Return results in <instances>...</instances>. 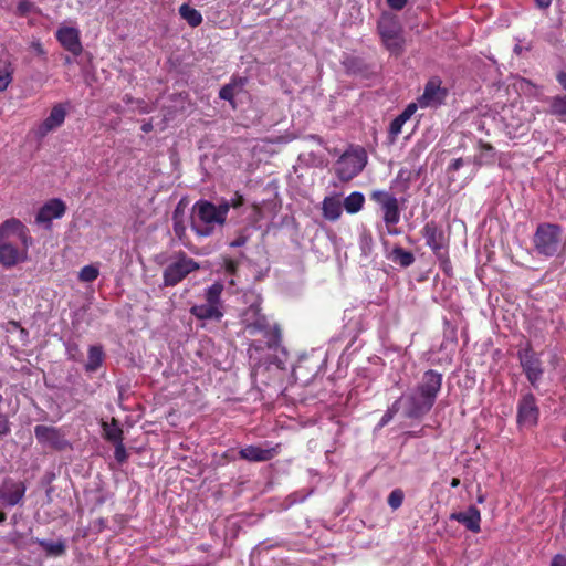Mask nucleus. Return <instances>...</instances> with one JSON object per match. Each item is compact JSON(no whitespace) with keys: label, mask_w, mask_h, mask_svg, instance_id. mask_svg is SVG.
Returning a JSON list of instances; mask_svg holds the SVG:
<instances>
[{"label":"nucleus","mask_w":566,"mask_h":566,"mask_svg":"<svg viewBox=\"0 0 566 566\" xmlns=\"http://www.w3.org/2000/svg\"><path fill=\"white\" fill-rule=\"evenodd\" d=\"M244 332L251 337L248 356L253 370L270 361V352H277L282 345V329L261 313L256 304L249 306L244 314Z\"/></svg>","instance_id":"1"},{"label":"nucleus","mask_w":566,"mask_h":566,"mask_svg":"<svg viewBox=\"0 0 566 566\" xmlns=\"http://www.w3.org/2000/svg\"><path fill=\"white\" fill-rule=\"evenodd\" d=\"M33 239L28 227L11 218L0 224V264L11 269L28 260Z\"/></svg>","instance_id":"2"},{"label":"nucleus","mask_w":566,"mask_h":566,"mask_svg":"<svg viewBox=\"0 0 566 566\" xmlns=\"http://www.w3.org/2000/svg\"><path fill=\"white\" fill-rule=\"evenodd\" d=\"M195 217L191 229L199 237H210L216 226H224L228 216V206L220 202L218 206L209 200L200 199L192 207Z\"/></svg>","instance_id":"3"},{"label":"nucleus","mask_w":566,"mask_h":566,"mask_svg":"<svg viewBox=\"0 0 566 566\" xmlns=\"http://www.w3.org/2000/svg\"><path fill=\"white\" fill-rule=\"evenodd\" d=\"M369 199L375 202L382 212L387 234L399 235L401 233L400 229L397 228L401 216L399 199L386 189H373L369 192Z\"/></svg>","instance_id":"4"},{"label":"nucleus","mask_w":566,"mask_h":566,"mask_svg":"<svg viewBox=\"0 0 566 566\" xmlns=\"http://www.w3.org/2000/svg\"><path fill=\"white\" fill-rule=\"evenodd\" d=\"M562 234L560 226L549 222L539 223L533 237L537 254L546 258L556 255L560 248Z\"/></svg>","instance_id":"5"},{"label":"nucleus","mask_w":566,"mask_h":566,"mask_svg":"<svg viewBox=\"0 0 566 566\" xmlns=\"http://www.w3.org/2000/svg\"><path fill=\"white\" fill-rule=\"evenodd\" d=\"M367 164V153L360 146H350L336 161V175L342 181L358 176Z\"/></svg>","instance_id":"6"},{"label":"nucleus","mask_w":566,"mask_h":566,"mask_svg":"<svg viewBox=\"0 0 566 566\" xmlns=\"http://www.w3.org/2000/svg\"><path fill=\"white\" fill-rule=\"evenodd\" d=\"M199 269V263L181 251L178 253L176 260L165 268L163 273L164 285L176 286L186 279L188 274Z\"/></svg>","instance_id":"7"},{"label":"nucleus","mask_w":566,"mask_h":566,"mask_svg":"<svg viewBox=\"0 0 566 566\" xmlns=\"http://www.w3.org/2000/svg\"><path fill=\"white\" fill-rule=\"evenodd\" d=\"M517 358L526 379L532 387L537 388L544 375L543 361L539 355L532 348V345L527 343L523 349L517 352Z\"/></svg>","instance_id":"8"},{"label":"nucleus","mask_w":566,"mask_h":566,"mask_svg":"<svg viewBox=\"0 0 566 566\" xmlns=\"http://www.w3.org/2000/svg\"><path fill=\"white\" fill-rule=\"evenodd\" d=\"M426 240L427 247L431 249L438 259L444 258L448 247V237L444 230L434 220L428 221L420 231Z\"/></svg>","instance_id":"9"},{"label":"nucleus","mask_w":566,"mask_h":566,"mask_svg":"<svg viewBox=\"0 0 566 566\" xmlns=\"http://www.w3.org/2000/svg\"><path fill=\"white\" fill-rule=\"evenodd\" d=\"M34 436L38 443L56 451H63L70 447L62 428L38 424L34 427Z\"/></svg>","instance_id":"10"},{"label":"nucleus","mask_w":566,"mask_h":566,"mask_svg":"<svg viewBox=\"0 0 566 566\" xmlns=\"http://www.w3.org/2000/svg\"><path fill=\"white\" fill-rule=\"evenodd\" d=\"M539 419L537 400L532 392L522 395L517 403L516 422L518 427H535Z\"/></svg>","instance_id":"11"},{"label":"nucleus","mask_w":566,"mask_h":566,"mask_svg":"<svg viewBox=\"0 0 566 566\" xmlns=\"http://www.w3.org/2000/svg\"><path fill=\"white\" fill-rule=\"evenodd\" d=\"M434 402L413 389L403 397L405 415L410 419H420L432 409Z\"/></svg>","instance_id":"12"},{"label":"nucleus","mask_w":566,"mask_h":566,"mask_svg":"<svg viewBox=\"0 0 566 566\" xmlns=\"http://www.w3.org/2000/svg\"><path fill=\"white\" fill-rule=\"evenodd\" d=\"M441 84L439 77H432L426 83L422 95L417 99L421 108L438 107L443 103L448 92Z\"/></svg>","instance_id":"13"},{"label":"nucleus","mask_w":566,"mask_h":566,"mask_svg":"<svg viewBox=\"0 0 566 566\" xmlns=\"http://www.w3.org/2000/svg\"><path fill=\"white\" fill-rule=\"evenodd\" d=\"M25 484L7 478L0 485V506L11 507L19 504L25 494Z\"/></svg>","instance_id":"14"},{"label":"nucleus","mask_w":566,"mask_h":566,"mask_svg":"<svg viewBox=\"0 0 566 566\" xmlns=\"http://www.w3.org/2000/svg\"><path fill=\"white\" fill-rule=\"evenodd\" d=\"M65 211L66 205L61 199H50L39 209L35 223L45 224V228L50 230L52 220L62 218Z\"/></svg>","instance_id":"15"},{"label":"nucleus","mask_w":566,"mask_h":566,"mask_svg":"<svg viewBox=\"0 0 566 566\" xmlns=\"http://www.w3.org/2000/svg\"><path fill=\"white\" fill-rule=\"evenodd\" d=\"M442 374L437 370L429 369L423 373L415 389L422 396H427L430 400L436 401L442 387Z\"/></svg>","instance_id":"16"},{"label":"nucleus","mask_w":566,"mask_h":566,"mask_svg":"<svg viewBox=\"0 0 566 566\" xmlns=\"http://www.w3.org/2000/svg\"><path fill=\"white\" fill-rule=\"evenodd\" d=\"M66 109L63 104H56L51 108L50 115L35 129L39 139L44 138L50 132L63 125Z\"/></svg>","instance_id":"17"},{"label":"nucleus","mask_w":566,"mask_h":566,"mask_svg":"<svg viewBox=\"0 0 566 566\" xmlns=\"http://www.w3.org/2000/svg\"><path fill=\"white\" fill-rule=\"evenodd\" d=\"M56 40L74 56L82 54L83 46L80 39V31L72 27H62L56 31Z\"/></svg>","instance_id":"18"},{"label":"nucleus","mask_w":566,"mask_h":566,"mask_svg":"<svg viewBox=\"0 0 566 566\" xmlns=\"http://www.w3.org/2000/svg\"><path fill=\"white\" fill-rule=\"evenodd\" d=\"M280 452V444L270 448L259 446H247L239 451L240 459L249 462H265L272 460Z\"/></svg>","instance_id":"19"},{"label":"nucleus","mask_w":566,"mask_h":566,"mask_svg":"<svg viewBox=\"0 0 566 566\" xmlns=\"http://www.w3.org/2000/svg\"><path fill=\"white\" fill-rule=\"evenodd\" d=\"M450 520L461 523L472 533L481 531V512L475 505H470L464 512L451 513Z\"/></svg>","instance_id":"20"},{"label":"nucleus","mask_w":566,"mask_h":566,"mask_svg":"<svg viewBox=\"0 0 566 566\" xmlns=\"http://www.w3.org/2000/svg\"><path fill=\"white\" fill-rule=\"evenodd\" d=\"M248 83V77L244 76H232L228 84H224L219 91V97L227 101L235 108L234 97L241 93Z\"/></svg>","instance_id":"21"},{"label":"nucleus","mask_w":566,"mask_h":566,"mask_svg":"<svg viewBox=\"0 0 566 566\" xmlns=\"http://www.w3.org/2000/svg\"><path fill=\"white\" fill-rule=\"evenodd\" d=\"M190 313L198 319L206 321V319H214L220 321L223 316V312L221 308L211 305V304H199L193 305L190 308Z\"/></svg>","instance_id":"22"},{"label":"nucleus","mask_w":566,"mask_h":566,"mask_svg":"<svg viewBox=\"0 0 566 566\" xmlns=\"http://www.w3.org/2000/svg\"><path fill=\"white\" fill-rule=\"evenodd\" d=\"M104 359H105V353L101 345L90 346L88 350H87V361L84 366L85 371H87V373L97 371L102 367Z\"/></svg>","instance_id":"23"},{"label":"nucleus","mask_w":566,"mask_h":566,"mask_svg":"<svg viewBox=\"0 0 566 566\" xmlns=\"http://www.w3.org/2000/svg\"><path fill=\"white\" fill-rule=\"evenodd\" d=\"M323 217L329 221H336L340 218L343 206L336 197H326L322 206Z\"/></svg>","instance_id":"24"},{"label":"nucleus","mask_w":566,"mask_h":566,"mask_svg":"<svg viewBox=\"0 0 566 566\" xmlns=\"http://www.w3.org/2000/svg\"><path fill=\"white\" fill-rule=\"evenodd\" d=\"M480 154L474 157V164L479 167L493 165L496 160L494 147L482 140L479 142Z\"/></svg>","instance_id":"25"},{"label":"nucleus","mask_w":566,"mask_h":566,"mask_svg":"<svg viewBox=\"0 0 566 566\" xmlns=\"http://www.w3.org/2000/svg\"><path fill=\"white\" fill-rule=\"evenodd\" d=\"M548 113L560 123H566V94L555 95L549 99Z\"/></svg>","instance_id":"26"},{"label":"nucleus","mask_w":566,"mask_h":566,"mask_svg":"<svg viewBox=\"0 0 566 566\" xmlns=\"http://www.w3.org/2000/svg\"><path fill=\"white\" fill-rule=\"evenodd\" d=\"M103 434L104 438L112 443H119L124 440V431L119 427L118 421L116 419H112V423L103 422Z\"/></svg>","instance_id":"27"},{"label":"nucleus","mask_w":566,"mask_h":566,"mask_svg":"<svg viewBox=\"0 0 566 566\" xmlns=\"http://www.w3.org/2000/svg\"><path fill=\"white\" fill-rule=\"evenodd\" d=\"M377 30L381 40H390L392 36L398 35V33H400L399 25L391 18H381L378 21Z\"/></svg>","instance_id":"28"},{"label":"nucleus","mask_w":566,"mask_h":566,"mask_svg":"<svg viewBox=\"0 0 566 566\" xmlns=\"http://www.w3.org/2000/svg\"><path fill=\"white\" fill-rule=\"evenodd\" d=\"M389 259L394 263H396L402 268H408L415 262L413 253L405 250L403 248H401L399 245L394 247V249L391 250V252L389 254Z\"/></svg>","instance_id":"29"},{"label":"nucleus","mask_w":566,"mask_h":566,"mask_svg":"<svg viewBox=\"0 0 566 566\" xmlns=\"http://www.w3.org/2000/svg\"><path fill=\"white\" fill-rule=\"evenodd\" d=\"M179 14L192 28L199 27L203 20L202 14L197 9L191 8L187 3H184L179 7Z\"/></svg>","instance_id":"30"},{"label":"nucleus","mask_w":566,"mask_h":566,"mask_svg":"<svg viewBox=\"0 0 566 566\" xmlns=\"http://www.w3.org/2000/svg\"><path fill=\"white\" fill-rule=\"evenodd\" d=\"M364 203V195L359 191H354L344 199L343 206L348 213L354 214L363 209Z\"/></svg>","instance_id":"31"},{"label":"nucleus","mask_w":566,"mask_h":566,"mask_svg":"<svg viewBox=\"0 0 566 566\" xmlns=\"http://www.w3.org/2000/svg\"><path fill=\"white\" fill-rule=\"evenodd\" d=\"M223 289L224 286L221 282H214L211 286H209L205 292L206 303L222 310L221 294Z\"/></svg>","instance_id":"32"},{"label":"nucleus","mask_w":566,"mask_h":566,"mask_svg":"<svg viewBox=\"0 0 566 566\" xmlns=\"http://www.w3.org/2000/svg\"><path fill=\"white\" fill-rule=\"evenodd\" d=\"M40 546L46 552L48 555L61 556L65 553L66 546L63 541H48L43 539L40 542Z\"/></svg>","instance_id":"33"},{"label":"nucleus","mask_w":566,"mask_h":566,"mask_svg":"<svg viewBox=\"0 0 566 566\" xmlns=\"http://www.w3.org/2000/svg\"><path fill=\"white\" fill-rule=\"evenodd\" d=\"M99 275L98 266L94 264L85 265L78 272V280L84 283H91L95 281Z\"/></svg>","instance_id":"34"},{"label":"nucleus","mask_w":566,"mask_h":566,"mask_svg":"<svg viewBox=\"0 0 566 566\" xmlns=\"http://www.w3.org/2000/svg\"><path fill=\"white\" fill-rule=\"evenodd\" d=\"M13 70L10 64L0 67V93L4 92L11 84L13 77Z\"/></svg>","instance_id":"35"},{"label":"nucleus","mask_w":566,"mask_h":566,"mask_svg":"<svg viewBox=\"0 0 566 566\" xmlns=\"http://www.w3.org/2000/svg\"><path fill=\"white\" fill-rule=\"evenodd\" d=\"M405 493L401 489H395L388 495L387 502L388 505L395 511L398 510L403 502Z\"/></svg>","instance_id":"36"},{"label":"nucleus","mask_w":566,"mask_h":566,"mask_svg":"<svg viewBox=\"0 0 566 566\" xmlns=\"http://www.w3.org/2000/svg\"><path fill=\"white\" fill-rule=\"evenodd\" d=\"M172 221H174V232L179 239H181L186 234V226L182 221V218L180 216V211H179L178 207L174 211Z\"/></svg>","instance_id":"37"},{"label":"nucleus","mask_w":566,"mask_h":566,"mask_svg":"<svg viewBox=\"0 0 566 566\" xmlns=\"http://www.w3.org/2000/svg\"><path fill=\"white\" fill-rule=\"evenodd\" d=\"M382 43L392 53H399L402 49V40L400 33H398V35L392 36L390 40L384 39Z\"/></svg>","instance_id":"38"},{"label":"nucleus","mask_w":566,"mask_h":566,"mask_svg":"<svg viewBox=\"0 0 566 566\" xmlns=\"http://www.w3.org/2000/svg\"><path fill=\"white\" fill-rule=\"evenodd\" d=\"M114 447H115V450H114V458H115V460L118 463L126 462V460L128 458V454H127V451L125 449L124 443L123 442L115 443Z\"/></svg>","instance_id":"39"},{"label":"nucleus","mask_w":566,"mask_h":566,"mask_svg":"<svg viewBox=\"0 0 566 566\" xmlns=\"http://www.w3.org/2000/svg\"><path fill=\"white\" fill-rule=\"evenodd\" d=\"M221 202H226L227 206H228V211L230 210V208H240L243 203H244V198L241 193L239 192H235L234 193V197L231 198V200H226V199H222Z\"/></svg>","instance_id":"40"},{"label":"nucleus","mask_w":566,"mask_h":566,"mask_svg":"<svg viewBox=\"0 0 566 566\" xmlns=\"http://www.w3.org/2000/svg\"><path fill=\"white\" fill-rule=\"evenodd\" d=\"M402 126L403 125L397 120L396 117L391 120L388 129V134L391 140H395L396 137L401 133Z\"/></svg>","instance_id":"41"},{"label":"nucleus","mask_w":566,"mask_h":566,"mask_svg":"<svg viewBox=\"0 0 566 566\" xmlns=\"http://www.w3.org/2000/svg\"><path fill=\"white\" fill-rule=\"evenodd\" d=\"M32 8V3L28 0H20L17 6V13L21 17L27 15Z\"/></svg>","instance_id":"42"},{"label":"nucleus","mask_w":566,"mask_h":566,"mask_svg":"<svg viewBox=\"0 0 566 566\" xmlns=\"http://www.w3.org/2000/svg\"><path fill=\"white\" fill-rule=\"evenodd\" d=\"M418 106H419L418 102L408 104L406 106V108L400 113L401 116H403L405 118H407V120H409L411 118V116L417 112Z\"/></svg>","instance_id":"43"},{"label":"nucleus","mask_w":566,"mask_h":566,"mask_svg":"<svg viewBox=\"0 0 566 566\" xmlns=\"http://www.w3.org/2000/svg\"><path fill=\"white\" fill-rule=\"evenodd\" d=\"M386 2L390 9L399 11L406 7L408 0H386Z\"/></svg>","instance_id":"44"},{"label":"nucleus","mask_w":566,"mask_h":566,"mask_svg":"<svg viewBox=\"0 0 566 566\" xmlns=\"http://www.w3.org/2000/svg\"><path fill=\"white\" fill-rule=\"evenodd\" d=\"M394 418V410H387L384 416L381 417V419L379 420L378 422V428H384L385 426H387Z\"/></svg>","instance_id":"45"},{"label":"nucleus","mask_w":566,"mask_h":566,"mask_svg":"<svg viewBox=\"0 0 566 566\" xmlns=\"http://www.w3.org/2000/svg\"><path fill=\"white\" fill-rule=\"evenodd\" d=\"M464 165V160L462 158L453 159L448 166V172L457 171Z\"/></svg>","instance_id":"46"},{"label":"nucleus","mask_w":566,"mask_h":566,"mask_svg":"<svg viewBox=\"0 0 566 566\" xmlns=\"http://www.w3.org/2000/svg\"><path fill=\"white\" fill-rule=\"evenodd\" d=\"M549 566H566V556L563 554H556L552 558Z\"/></svg>","instance_id":"47"},{"label":"nucleus","mask_w":566,"mask_h":566,"mask_svg":"<svg viewBox=\"0 0 566 566\" xmlns=\"http://www.w3.org/2000/svg\"><path fill=\"white\" fill-rule=\"evenodd\" d=\"M247 242H248V237L244 234H240L230 243V247L240 248V247H243Z\"/></svg>","instance_id":"48"},{"label":"nucleus","mask_w":566,"mask_h":566,"mask_svg":"<svg viewBox=\"0 0 566 566\" xmlns=\"http://www.w3.org/2000/svg\"><path fill=\"white\" fill-rule=\"evenodd\" d=\"M31 48L34 50V52L40 55V56H45L46 52L42 45V43L38 40V41H33L31 43Z\"/></svg>","instance_id":"49"},{"label":"nucleus","mask_w":566,"mask_h":566,"mask_svg":"<svg viewBox=\"0 0 566 566\" xmlns=\"http://www.w3.org/2000/svg\"><path fill=\"white\" fill-rule=\"evenodd\" d=\"M238 268V263L231 259L226 260V271L229 274H234Z\"/></svg>","instance_id":"50"},{"label":"nucleus","mask_w":566,"mask_h":566,"mask_svg":"<svg viewBox=\"0 0 566 566\" xmlns=\"http://www.w3.org/2000/svg\"><path fill=\"white\" fill-rule=\"evenodd\" d=\"M556 81L563 87V90L566 91V72L565 71H559L557 73Z\"/></svg>","instance_id":"51"},{"label":"nucleus","mask_w":566,"mask_h":566,"mask_svg":"<svg viewBox=\"0 0 566 566\" xmlns=\"http://www.w3.org/2000/svg\"><path fill=\"white\" fill-rule=\"evenodd\" d=\"M553 0H535L536 6L542 9L546 10L551 7Z\"/></svg>","instance_id":"52"},{"label":"nucleus","mask_w":566,"mask_h":566,"mask_svg":"<svg viewBox=\"0 0 566 566\" xmlns=\"http://www.w3.org/2000/svg\"><path fill=\"white\" fill-rule=\"evenodd\" d=\"M409 177H410V172H409L408 170H406V169H400V170L398 171V175H397V178H398V179H403V180L408 181V180H409Z\"/></svg>","instance_id":"53"},{"label":"nucleus","mask_w":566,"mask_h":566,"mask_svg":"<svg viewBox=\"0 0 566 566\" xmlns=\"http://www.w3.org/2000/svg\"><path fill=\"white\" fill-rule=\"evenodd\" d=\"M398 403H399V401H395V402L392 403V406L388 408V410H394V416H395V415L398 412V410H399Z\"/></svg>","instance_id":"54"},{"label":"nucleus","mask_w":566,"mask_h":566,"mask_svg":"<svg viewBox=\"0 0 566 566\" xmlns=\"http://www.w3.org/2000/svg\"><path fill=\"white\" fill-rule=\"evenodd\" d=\"M451 488H458L460 485V479L453 478L450 482Z\"/></svg>","instance_id":"55"},{"label":"nucleus","mask_w":566,"mask_h":566,"mask_svg":"<svg viewBox=\"0 0 566 566\" xmlns=\"http://www.w3.org/2000/svg\"><path fill=\"white\" fill-rule=\"evenodd\" d=\"M151 128H153V127H151V124H144V125L142 126V129H143V132H145V133H149V132L151 130Z\"/></svg>","instance_id":"56"},{"label":"nucleus","mask_w":566,"mask_h":566,"mask_svg":"<svg viewBox=\"0 0 566 566\" xmlns=\"http://www.w3.org/2000/svg\"><path fill=\"white\" fill-rule=\"evenodd\" d=\"M396 118H397V120H399L402 125H405V124H406V122H408V120H407V118H405L403 116H401V114H399Z\"/></svg>","instance_id":"57"},{"label":"nucleus","mask_w":566,"mask_h":566,"mask_svg":"<svg viewBox=\"0 0 566 566\" xmlns=\"http://www.w3.org/2000/svg\"><path fill=\"white\" fill-rule=\"evenodd\" d=\"M7 520V514L0 511V523H3Z\"/></svg>","instance_id":"58"},{"label":"nucleus","mask_w":566,"mask_h":566,"mask_svg":"<svg viewBox=\"0 0 566 566\" xmlns=\"http://www.w3.org/2000/svg\"><path fill=\"white\" fill-rule=\"evenodd\" d=\"M124 101H125L126 103H130V102H132V97H130V96H128V95H126V96L124 97Z\"/></svg>","instance_id":"59"},{"label":"nucleus","mask_w":566,"mask_h":566,"mask_svg":"<svg viewBox=\"0 0 566 566\" xmlns=\"http://www.w3.org/2000/svg\"><path fill=\"white\" fill-rule=\"evenodd\" d=\"M478 501L479 503H482L484 501L483 496H479Z\"/></svg>","instance_id":"60"},{"label":"nucleus","mask_w":566,"mask_h":566,"mask_svg":"<svg viewBox=\"0 0 566 566\" xmlns=\"http://www.w3.org/2000/svg\"><path fill=\"white\" fill-rule=\"evenodd\" d=\"M520 48L518 46H515V52H520Z\"/></svg>","instance_id":"61"}]
</instances>
